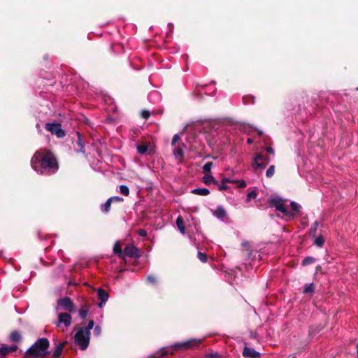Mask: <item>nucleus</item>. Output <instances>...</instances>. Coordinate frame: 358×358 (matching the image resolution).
I'll use <instances>...</instances> for the list:
<instances>
[{
	"label": "nucleus",
	"instance_id": "603ef678",
	"mask_svg": "<svg viewBox=\"0 0 358 358\" xmlns=\"http://www.w3.org/2000/svg\"><path fill=\"white\" fill-rule=\"evenodd\" d=\"M168 27H169V28L170 31H173V24L172 23H169V24H168Z\"/></svg>",
	"mask_w": 358,
	"mask_h": 358
},
{
	"label": "nucleus",
	"instance_id": "72a5a7b5",
	"mask_svg": "<svg viewBox=\"0 0 358 358\" xmlns=\"http://www.w3.org/2000/svg\"><path fill=\"white\" fill-rule=\"evenodd\" d=\"M317 227H318V222L317 221H315L310 229V235L315 236Z\"/></svg>",
	"mask_w": 358,
	"mask_h": 358
},
{
	"label": "nucleus",
	"instance_id": "c03bdc74",
	"mask_svg": "<svg viewBox=\"0 0 358 358\" xmlns=\"http://www.w3.org/2000/svg\"><path fill=\"white\" fill-rule=\"evenodd\" d=\"M207 358H222L221 355L217 353H211L206 355Z\"/></svg>",
	"mask_w": 358,
	"mask_h": 358
},
{
	"label": "nucleus",
	"instance_id": "4be33fe9",
	"mask_svg": "<svg viewBox=\"0 0 358 358\" xmlns=\"http://www.w3.org/2000/svg\"><path fill=\"white\" fill-rule=\"evenodd\" d=\"M191 192L194 194L206 196L210 194V191L207 188H195L193 189Z\"/></svg>",
	"mask_w": 358,
	"mask_h": 358
},
{
	"label": "nucleus",
	"instance_id": "f8f14e48",
	"mask_svg": "<svg viewBox=\"0 0 358 358\" xmlns=\"http://www.w3.org/2000/svg\"><path fill=\"white\" fill-rule=\"evenodd\" d=\"M173 150V154L177 159H182L184 157V150L186 148V145L182 143H178Z\"/></svg>",
	"mask_w": 358,
	"mask_h": 358
},
{
	"label": "nucleus",
	"instance_id": "7ed1b4c3",
	"mask_svg": "<svg viewBox=\"0 0 358 358\" xmlns=\"http://www.w3.org/2000/svg\"><path fill=\"white\" fill-rule=\"evenodd\" d=\"M50 343L45 338L38 339L27 350V353L34 357L45 356L49 352L48 350Z\"/></svg>",
	"mask_w": 358,
	"mask_h": 358
},
{
	"label": "nucleus",
	"instance_id": "412c9836",
	"mask_svg": "<svg viewBox=\"0 0 358 358\" xmlns=\"http://www.w3.org/2000/svg\"><path fill=\"white\" fill-rule=\"evenodd\" d=\"M203 181L207 185H209L211 183H217L214 177L211 175V173H205V176L203 178Z\"/></svg>",
	"mask_w": 358,
	"mask_h": 358
},
{
	"label": "nucleus",
	"instance_id": "473e14b6",
	"mask_svg": "<svg viewBox=\"0 0 358 358\" xmlns=\"http://www.w3.org/2000/svg\"><path fill=\"white\" fill-rule=\"evenodd\" d=\"M94 320H91L89 321L88 324L86 327L83 328V330L87 331L89 334H91V330L94 328Z\"/></svg>",
	"mask_w": 358,
	"mask_h": 358
},
{
	"label": "nucleus",
	"instance_id": "2f4dec72",
	"mask_svg": "<svg viewBox=\"0 0 358 358\" xmlns=\"http://www.w3.org/2000/svg\"><path fill=\"white\" fill-rule=\"evenodd\" d=\"M275 173V166L271 165L266 171V176L268 178H271Z\"/></svg>",
	"mask_w": 358,
	"mask_h": 358
},
{
	"label": "nucleus",
	"instance_id": "c85d7f7f",
	"mask_svg": "<svg viewBox=\"0 0 358 358\" xmlns=\"http://www.w3.org/2000/svg\"><path fill=\"white\" fill-rule=\"evenodd\" d=\"M314 289H315V286L313 283L307 284V285H306V286L304 287L303 293L311 294L314 292Z\"/></svg>",
	"mask_w": 358,
	"mask_h": 358
},
{
	"label": "nucleus",
	"instance_id": "79ce46f5",
	"mask_svg": "<svg viewBox=\"0 0 358 358\" xmlns=\"http://www.w3.org/2000/svg\"><path fill=\"white\" fill-rule=\"evenodd\" d=\"M180 140V136L178 134H175L173 137L172 141H171V145L175 146L177 145V142Z\"/></svg>",
	"mask_w": 358,
	"mask_h": 358
},
{
	"label": "nucleus",
	"instance_id": "f257e3e1",
	"mask_svg": "<svg viewBox=\"0 0 358 358\" xmlns=\"http://www.w3.org/2000/svg\"><path fill=\"white\" fill-rule=\"evenodd\" d=\"M32 169L41 174L50 175L58 169V164L55 156L50 152L41 150L34 154L31 159Z\"/></svg>",
	"mask_w": 358,
	"mask_h": 358
},
{
	"label": "nucleus",
	"instance_id": "ea45409f",
	"mask_svg": "<svg viewBox=\"0 0 358 358\" xmlns=\"http://www.w3.org/2000/svg\"><path fill=\"white\" fill-rule=\"evenodd\" d=\"M93 333H94V336H99L101 333V327L99 325L95 326L94 328V330H93Z\"/></svg>",
	"mask_w": 358,
	"mask_h": 358
},
{
	"label": "nucleus",
	"instance_id": "cd10ccee",
	"mask_svg": "<svg viewBox=\"0 0 358 358\" xmlns=\"http://www.w3.org/2000/svg\"><path fill=\"white\" fill-rule=\"evenodd\" d=\"M119 192L124 196H128L129 194V189L127 185H121L119 187Z\"/></svg>",
	"mask_w": 358,
	"mask_h": 358
},
{
	"label": "nucleus",
	"instance_id": "5fc2aeb1",
	"mask_svg": "<svg viewBox=\"0 0 358 358\" xmlns=\"http://www.w3.org/2000/svg\"><path fill=\"white\" fill-rule=\"evenodd\" d=\"M252 142H253V140L252 138H249L247 139V143L248 144H252Z\"/></svg>",
	"mask_w": 358,
	"mask_h": 358
},
{
	"label": "nucleus",
	"instance_id": "f704fd0d",
	"mask_svg": "<svg viewBox=\"0 0 358 358\" xmlns=\"http://www.w3.org/2000/svg\"><path fill=\"white\" fill-rule=\"evenodd\" d=\"M197 257L201 262L206 263L207 262V257L204 253L198 252Z\"/></svg>",
	"mask_w": 358,
	"mask_h": 358
},
{
	"label": "nucleus",
	"instance_id": "f3484780",
	"mask_svg": "<svg viewBox=\"0 0 358 358\" xmlns=\"http://www.w3.org/2000/svg\"><path fill=\"white\" fill-rule=\"evenodd\" d=\"M213 214L215 217H217L220 220H223L227 215L225 210L221 206H219L217 207V208L214 211Z\"/></svg>",
	"mask_w": 358,
	"mask_h": 358
},
{
	"label": "nucleus",
	"instance_id": "39448f33",
	"mask_svg": "<svg viewBox=\"0 0 358 358\" xmlns=\"http://www.w3.org/2000/svg\"><path fill=\"white\" fill-rule=\"evenodd\" d=\"M269 157L265 156L263 153H257L254 157L252 166L255 171H263L270 162Z\"/></svg>",
	"mask_w": 358,
	"mask_h": 358
},
{
	"label": "nucleus",
	"instance_id": "864d4df0",
	"mask_svg": "<svg viewBox=\"0 0 358 358\" xmlns=\"http://www.w3.org/2000/svg\"><path fill=\"white\" fill-rule=\"evenodd\" d=\"M255 130L257 131V132L258 133V134L259 136L262 135L263 131L262 130H259V129H255Z\"/></svg>",
	"mask_w": 358,
	"mask_h": 358
},
{
	"label": "nucleus",
	"instance_id": "7c9ffc66",
	"mask_svg": "<svg viewBox=\"0 0 358 358\" xmlns=\"http://www.w3.org/2000/svg\"><path fill=\"white\" fill-rule=\"evenodd\" d=\"M315 245H316L318 247H322L324 243V240L322 236H317L314 241Z\"/></svg>",
	"mask_w": 358,
	"mask_h": 358
},
{
	"label": "nucleus",
	"instance_id": "6ab92c4d",
	"mask_svg": "<svg viewBox=\"0 0 358 358\" xmlns=\"http://www.w3.org/2000/svg\"><path fill=\"white\" fill-rule=\"evenodd\" d=\"M78 140L76 144L78 146V149L76 150L78 152L85 153V145L83 138L79 132H77Z\"/></svg>",
	"mask_w": 358,
	"mask_h": 358
},
{
	"label": "nucleus",
	"instance_id": "37998d69",
	"mask_svg": "<svg viewBox=\"0 0 358 358\" xmlns=\"http://www.w3.org/2000/svg\"><path fill=\"white\" fill-rule=\"evenodd\" d=\"M137 234L139 236L145 237L147 236V231L144 229H139L137 231Z\"/></svg>",
	"mask_w": 358,
	"mask_h": 358
},
{
	"label": "nucleus",
	"instance_id": "4d7b16f0",
	"mask_svg": "<svg viewBox=\"0 0 358 358\" xmlns=\"http://www.w3.org/2000/svg\"><path fill=\"white\" fill-rule=\"evenodd\" d=\"M357 90L358 91V87L357 88Z\"/></svg>",
	"mask_w": 358,
	"mask_h": 358
},
{
	"label": "nucleus",
	"instance_id": "9b49d317",
	"mask_svg": "<svg viewBox=\"0 0 358 358\" xmlns=\"http://www.w3.org/2000/svg\"><path fill=\"white\" fill-rule=\"evenodd\" d=\"M97 296L99 300L98 306L101 308L106 305V301L108 300L109 294L103 289L99 288L97 290Z\"/></svg>",
	"mask_w": 358,
	"mask_h": 358
},
{
	"label": "nucleus",
	"instance_id": "4468645a",
	"mask_svg": "<svg viewBox=\"0 0 358 358\" xmlns=\"http://www.w3.org/2000/svg\"><path fill=\"white\" fill-rule=\"evenodd\" d=\"M17 349V346L16 345H13L11 346H7L6 345H3L0 347V356H4L8 353L15 352Z\"/></svg>",
	"mask_w": 358,
	"mask_h": 358
},
{
	"label": "nucleus",
	"instance_id": "0eeeda50",
	"mask_svg": "<svg viewBox=\"0 0 358 358\" xmlns=\"http://www.w3.org/2000/svg\"><path fill=\"white\" fill-rule=\"evenodd\" d=\"M201 341L202 339L192 338L182 343H176L172 347L175 350L193 348L199 346Z\"/></svg>",
	"mask_w": 358,
	"mask_h": 358
},
{
	"label": "nucleus",
	"instance_id": "423d86ee",
	"mask_svg": "<svg viewBox=\"0 0 358 358\" xmlns=\"http://www.w3.org/2000/svg\"><path fill=\"white\" fill-rule=\"evenodd\" d=\"M45 128L52 134H55L58 138H63L66 135L65 131L62 128V124L55 122L46 123Z\"/></svg>",
	"mask_w": 358,
	"mask_h": 358
},
{
	"label": "nucleus",
	"instance_id": "1a4fd4ad",
	"mask_svg": "<svg viewBox=\"0 0 358 358\" xmlns=\"http://www.w3.org/2000/svg\"><path fill=\"white\" fill-rule=\"evenodd\" d=\"M141 255L140 250L133 244L127 245L123 251V258L126 256L131 258H138Z\"/></svg>",
	"mask_w": 358,
	"mask_h": 358
},
{
	"label": "nucleus",
	"instance_id": "a19ab883",
	"mask_svg": "<svg viewBox=\"0 0 358 358\" xmlns=\"http://www.w3.org/2000/svg\"><path fill=\"white\" fill-rule=\"evenodd\" d=\"M150 115V113L149 110H143L142 112H141V117L143 118V119H145L147 120Z\"/></svg>",
	"mask_w": 358,
	"mask_h": 358
},
{
	"label": "nucleus",
	"instance_id": "6e6552de",
	"mask_svg": "<svg viewBox=\"0 0 358 358\" xmlns=\"http://www.w3.org/2000/svg\"><path fill=\"white\" fill-rule=\"evenodd\" d=\"M57 306L56 310H59V308H62L69 312L74 311V305L71 299L69 296L61 298L57 300Z\"/></svg>",
	"mask_w": 358,
	"mask_h": 358
},
{
	"label": "nucleus",
	"instance_id": "de8ad7c7",
	"mask_svg": "<svg viewBox=\"0 0 358 358\" xmlns=\"http://www.w3.org/2000/svg\"><path fill=\"white\" fill-rule=\"evenodd\" d=\"M228 187H229L226 184L221 183V185H219V189L221 191L227 190Z\"/></svg>",
	"mask_w": 358,
	"mask_h": 358
},
{
	"label": "nucleus",
	"instance_id": "5701e85b",
	"mask_svg": "<svg viewBox=\"0 0 358 358\" xmlns=\"http://www.w3.org/2000/svg\"><path fill=\"white\" fill-rule=\"evenodd\" d=\"M10 339L15 343H18L22 340V335L20 331H13L10 334Z\"/></svg>",
	"mask_w": 358,
	"mask_h": 358
},
{
	"label": "nucleus",
	"instance_id": "a878e982",
	"mask_svg": "<svg viewBox=\"0 0 358 358\" xmlns=\"http://www.w3.org/2000/svg\"><path fill=\"white\" fill-rule=\"evenodd\" d=\"M111 203L112 202L109 201V199H108L107 201L104 203L101 204V210L103 213L109 212V210L110 209Z\"/></svg>",
	"mask_w": 358,
	"mask_h": 358
},
{
	"label": "nucleus",
	"instance_id": "9d476101",
	"mask_svg": "<svg viewBox=\"0 0 358 358\" xmlns=\"http://www.w3.org/2000/svg\"><path fill=\"white\" fill-rule=\"evenodd\" d=\"M71 316L69 313H62L58 315V320L55 324L57 327H60L62 324L68 327L71 324Z\"/></svg>",
	"mask_w": 358,
	"mask_h": 358
},
{
	"label": "nucleus",
	"instance_id": "6e6d98bb",
	"mask_svg": "<svg viewBox=\"0 0 358 358\" xmlns=\"http://www.w3.org/2000/svg\"><path fill=\"white\" fill-rule=\"evenodd\" d=\"M52 358H61V357H52Z\"/></svg>",
	"mask_w": 358,
	"mask_h": 358
},
{
	"label": "nucleus",
	"instance_id": "aec40b11",
	"mask_svg": "<svg viewBox=\"0 0 358 358\" xmlns=\"http://www.w3.org/2000/svg\"><path fill=\"white\" fill-rule=\"evenodd\" d=\"M64 343H59L57 345L55 350L52 352V357H60L64 347Z\"/></svg>",
	"mask_w": 358,
	"mask_h": 358
},
{
	"label": "nucleus",
	"instance_id": "2eb2a0df",
	"mask_svg": "<svg viewBox=\"0 0 358 358\" xmlns=\"http://www.w3.org/2000/svg\"><path fill=\"white\" fill-rule=\"evenodd\" d=\"M243 355L245 357L257 358L259 356V353L253 348L245 347L243 350Z\"/></svg>",
	"mask_w": 358,
	"mask_h": 358
},
{
	"label": "nucleus",
	"instance_id": "e433bc0d",
	"mask_svg": "<svg viewBox=\"0 0 358 358\" xmlns=\"http://www.w3.org/2000/svg\"><path fill=\"white\" fill-rule=\"evenodd\" d=\"M88 310L87 309H81L79 310V316L83 318V319H85L87 317V315H88Z\"/></svg>",
	"mask_w": 358,
	"mask_h": 358
},
{
	"label": "nucleus",
	"instance_id": "ddd939ff",
	"mask_svg": "<svg viewBox=\"0 0 358 358\" xmlns=\"http://www.w3.org/2000/svg\"><path fill=\"white\" fill-rule=\"evenodd\" d=\"M187 141L189 144H192L196 143L197 139H199V136L194 134V130L192 129V128H187Z\"/></svg>",
	"mask_w": 358,
	"mask_h": 358
},
{
	"label": "nucleus",
	"instance_id": "3c124183",
	"mask_svg": "<svg viewBox=\"0 0 358 358\" xmlns=\"http://www.w3.org/2000/svg\"><path fill=\"white\" fill-rule=\"evenodd\" d=\"M167 353H168V350H166L164 348L161 349V356L162 357L165 356Z\"/></svg>",
	"mask_w": 358,
	"mask_h": 358
},
{
	"label": "nucleus",
	"instance_id": "c9c22d12",
	"mask_svg": "<svg viewBox=\"0 0 358 358\" xmlns=\"http://www.w3.org/2000/svg\"><path fill=\"white\" fill-rule=\"evenodd\" d=\"M235 180V182H234V183L236 184L238 187L243 188V187H246V182L245 180Z\"/></svg>",
	"mask_w": 358,
	"mask_h": 358
},
{
	"label": "nucleus",
	"instance_id": "8fccbe9b",
	"mask_svg": "<svg viewBox=\"0 0 358 358\" xmlns=\"http://www.w3.org/2000/svg\"><path fill=\"white\" fill-rule=\"evenodd\" d=\"M266 152H268L269 154H271L273 156L274 155V150L271 147H267L266 148Z\"/></svg>",
	"mask_w": 358,
	"mask_h": 358
},
{
	"label": "nucleus",
	"instance_id": "dca6fc26",
	"mask_svg": "<svg viewBox=\"0 0 358 358\" xmlns=\"http://www.w3.org/2000/svg\"><path fill=\"white\" fill-rule=\"evenodd\" d=\"M148 99L152 103H157L161 101V94L158 91H152L148 95Z\"/></svg>",
	"mask_w": 358,
	"mask_h": 358
},
{
	"label": "nucleus",
	"instance_id": "09e8293b",
	"mask_svg": "<svg viewBox=\"0 0 358 358\" xmlns=\"http://www.w3.org/2000/svg\"><path fill=\"white\" fill-rule=\"evenodd\" d=\"M241 245L243 248H247L248 250H250V247L248 241H243L241 243Z\"/></svg>",
	"mask_w": 358,
	"mask_h": 358
},
{
	"label": "nucleus",
	"instance_id": "c756f323",
	"mask_svg": "<svg viewBox=\"0 0 358 358\" xmlns=\"http://www.w3.org/2000/svg\"><path fill=\"white\" fill-rule=\"evenodd\" d=\"M315 262V259L312 257H306L303 261L301 264L303 266H307Z\"/></svg>",
	"mask_w": 358,
	"mask_h": 358
},
{
	"label": "nucleus",
	"instance_id": "f03ea898",
	"mask_svg": "<svg viewBox=\"0 0 358 358\" xmlns=\"http://www.w3.org/2000/svg\"><path fill=\"white\" fill-rule=\"evenodd\" d=\"M270 203L282 214V219L286 221L293 220L299 212L301 206L295 201L287 205V200L279 196H273L269 199Z\"/></svg>",
	"mask_w": 358,
	"mask_h": 358
},
{
	"label": "nucleus",
	"instance_id": "a211bd4d",
	"mask_svg": "<svg viewBox=\"0 0 358 358\" xmlns=\"http://www.w3.org/2000/svg\"><path fill=\"white\" fill-rule=\"evenodd\" d=\"M113 252L115 255H117V256L120 258L123 259V252L122 250V245L119 241H117L113 245Z\"/></svg>",
	"mask_w": 358,
	"mask_h": 358
},
{
	"label": "nucleus",
	"instance_id": "58836bf2",
	"mask_svg": "<svg viewBox=\"0 0 358 358\" xmlns=\"http://www.w3.org/2000/svg\"><path fill=\"white\" fill-rule=\"evenodd\" d=\"M109 201L111 202H122L123 201V198L118 196H115L110 197Z\"/></svg>",
	"mask_w": 358,
	"mask_h": 358
},
{
	"label": "nucleus",
	"instance_id": "b1692460",
	"mask_svg": "<svg viewBox=\"0 0 358 358\" xmlns=\"http://www.w3.org/2000/svg\"><path fill=\"white\" fill-rule=\"evenodd\" d=\"M137 152L140 155H145L148 150V145L146 143H141L136 146Z\"/></svg>",
	"mask_w": 358,
	"mask_h": 358
},
{
	"label": "nucleus",
	"instance_id": "49530a36",
	"mask_svg": "<svg viewBox=\"0 0 358 358\" xmlns=\"http://www.w3.org/2000/svg\"><path fill=\"white\" fill-rule=\"evenodd\" d=\"M146 279L149 282H150L152 284H154L156 282V278L152 275H148Z\"/></svg>",
	"mask_w": 358,
	"mask_h": 358
},
{
	"label": "nucleus",
	"instance_id": "a18cd8bd",
	"mask_svg": "<svg viewBox=\"0 0 358 358\" xmlns=\"http://www.w3.org/2000/svg\"><path fill=\"white\" fill-rule=\"evenodd\" d=\"M227 182L234 183V182H235V180H231L229 178H224L222 179L221 183L226 184Z\"/></svg>",
	"mask_w": 358,
	"mask_h": 358
},
{
	"label": "nucleus",
	"instance_id": "bb28decb",
	"mask_svg": "<svg viewBox=\"0 0 358 358\" xmlns=\"http://www.w3.org/2000/svg\"><path fill=\"white\" fill-rule=\"evenodd\" d=\"M213 162H208L204 164L203 166V171L204 173H211V169L213 167Z\"/></svg>",
	"mask_w": 358,
	"mask_h": 358
},
{
	"label": "nucleus",
	"instance_id": "20e7f679",
	"mask_svg": "<svg viewBox=\"0 0 358 358\" xmlns=\"http://www.w3.org/2000/svg\"><path fill=\"white\" fill-rule=\"evenodd\" d=\"M90 339V334L80 329L75 335V343L78 345L80 350H85L87 348Z\"/></svg>",
	"mask_w": 358,
	"mask_h": 358
},
{
	"label": "nucleus",
	"instance_id": "393cba45",
	"mask_svg": "<svg viewBox=\"0 0 358 358\" xmlns=\"http://www.w3.org/2000/svg\"><path fill=\"white\" fill-rule=\"evenodd\" d=\"M176 225H177V227H178V230L180 231V232L182 234H185V227H184V224H183V220L181 217H178L177 218Z\"/></svg>",
	"mask_w": 358,
	"mask_h": 358
},
{
	"label": "nucleus",
	"instance_id": "4c0bfd02",
	"mask_svg": "<svg viewBox=\"0 0 358 358\" xmlns=\"http://www.w3.org/2000/svg\"><path fill=\"white\" fill-rule=\"evenodd\" d=\"M257 196V192L255 190H252L248 193L247 194V201H250L251 199H255Z\"/></svg>",
	"mask_w": 358,
	"mask_h": 358
}]
</instances>
